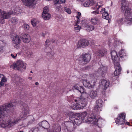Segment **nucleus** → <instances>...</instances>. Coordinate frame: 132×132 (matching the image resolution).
Returning a JSON list of instances; mask_svg holds the SVG:
<instances>
[{
    "mask_svg": "<svg viewBox=\"0 0 132 132\" xmlns=\"http://www.w3.org/2000/svg\"><path fill=\"white\" fill-rule=\"evenodd\" d=\"M7 80L6 78L3 75L0 74V87L4 85Z\"/></svg>",
    "mask_w": 132,
    "mask_h": 132,
    "instance_id": "nucleus-27",
    "label": "nucleus"
},
{
    "mask_svg": "<svg viewBox=\"0 0 132 132\" xmlns=\"http://www.w3.org/2000/svg\"><path fill=\"white\" fill-rule=\"evenodd\" d=\"M48 8L47 6L45 7L43 10V13H48Z\"/></svg>",
    "mask_w": 132,
    "mask_h": 132,
    "instance_id": "nucleus-45",
    "label": "nucleus"
},
{
    "mask_svg": "<svg viewBox=\"0 0 132 132\" xmlns=\"http://www.w3.org/2000/svg\"><path fill=\"white\" fill-rule=\"evenodd\" d=\"M81 24L82 26L84 27H85L88 24L87 23V20H82Z\"/></svg>",
    "mask_w": 132,
    "mask_h": 132,
    "instance_id": "nucleus-42",
    "label": "nucleus"
},
{
    "mask_svg": "<svg viewBox=\"0 0 132 132\" xmlns=\"http://www.w3.org/2000/svg\"><path fill=\"white\" fill-rule=\"evenodd\" d=\"M5 44L4 41H0V52L3 51V47L5 46Z\"/></svg>",
    "mask_w": 132,
    "mask_h": 132,
    "instance_id": "nucleus-37",
    "label": "nucleus"
},
{
    "mask_svg": "<svg viewBox=\"0 0 132 132\" xmlns=\"http://www.w3.org/2000/svg\"><path fill=\"white\" fill-rule=\"evenodd\" d=\"M12 37L13 39L12 40V42L13 43L16 45L20 44V39L18 36L14 34Z\"/></svg>",
    "mask_w": 132,
    "mask_h": 132,
    "instance_id": "nucleus-24",
    "label": "nucleus"
},
{
    "mask_svg": "<svg viewBox=\"0 0 132 132\" xmlns=\"http://www.w3.org/2000/svg\"><path fill=\"white\" fill-rule=\"evenodd\" d=\"M115 70L114 72L115 76H117L120 74L121 68L119 63H115L114 64Z\"/></svg>",
    "mask_w": 132,
    "mask_h": 132,
    "instance_id": "nucleus-21",
    "label": "nucleus"
},
{
    "mask_svg": "<svg viewBox=\"0 0 132 132\" xmlns=\"http://www.w3.org/2000/svg\"><path fill=\"white\" fill-rule=\"evenodd\" d=\"M120 21L121 23L123 24L124 23V22L123 21V18H121Z\"/></svg>",
    "mask_w": 132,
    "mask_h": 132,
    "instance_id": "nucleus-53",
    "label": "nucleus"
},
{
    "mask_svg": "<svg viewBox=\"0 0 132 132\" xmlns=\"http://www.w3.org/2000/svg\"><path fill=\"white\" fill-rule=\"evenodd\" d=\"M102 17L103 18L106 20L109 19V15L108 13L107 12H104L103 13Z\"/></svg>",
    "mask_w": 132,
    "mask_h": 132,
    "instance_id": "nucleus-36",
    "label": "nucleus"
},
{
    "mask_svg": "<svg viewBox=\"0 0 132 132\" xmlns=\"http://www.w3.org/2000/svg\"><path fill=\"white\" fill-rule=\"evenodd\" d=\"M27 50V48L26 47L24 46L23 47L22 49V52H26V50Z\"/></svg>",
    "mask_w": 132,
    "mask_h": 132,
    "instance_id": "nucleus-50",
    "label": "nucleus"
},
{
    "mask_svg": "<svg viewBox=\"0 0 132 132\" xmlns=\"http://www.w3.org/2000/svg\"><path fill=\"white\" fill-rule=\"evenodd\" d=\"M23 28L25 30H28L29 29V26L27 24H24L23 25Z\"/></svg>",
    "mask_w": 132,
    "mask_h": 132,
    "instance_id": "nucleus-44",
    "label": "nucleus"
},
{
    "mask_svg": "<svg viewBox=\"0 0 132 132\" xmlns=\"http://www.w3.org/2000/svg\"><path fill=\"white\" fill-rule=\"evenodd\" d=\"M107 67L103 65L101 66L100 68L96 71L98 73L103 76L107 72Z\"/></svg>",
    "mask_w": 132,
    "mask_h": 132,
    "instance_id": "nucleus-12",
    "label": "nucleus"
},
{
    "mask_svg": "<svg viewBox=\"0 0 132 132\" xmlns=\"http://www.w3.org/2000/svg\"><path fill=\"white\" fill-rule=\"evenodd\" d=\"M61 128L59 125H54L52 127L49 128V131L50 132H60Z\"/></svg>",
    "mask_w": 132,
    "mask_h": 132,
    "instance_id": "nucleus-17",
    "label": "nucleus"
},
{
    "mask_svg": "<svg viewBox=\"0 0 132 132\" xmlns=\"http://www.w3.org/2000/svg\"><path fill=\"white\" fill-rule=\"evenodd\" d=\"M69 100L70 101H74L76 102V104L71 106L72 109L75 110L83 109L87 103V99L82 96H76L74 97L72 95L69 97Z\"/></svg>",
    "mask_w": 132,
    "mask_h": 132,
    "instance_id": "nucleus-2",
    "label": "nucleus"
},
{
    "mask_svg": "<svg viewBox=\"0 0 132 132\" xmlns=\"http://www.w3.org/2000/svg\"><path fill=\"white\" fill-rule=\"evenodd\" d=\"M103 2L102 1H100L96 3L94 6L92 7V9L95 10L97 9L99 10V9L103 5Z\"/></svg>",
    "mask_w": 132,
    "mask_h": 132,
    "instance_id": "nucleus-29",
    "label": "nucleus"
},
{
    "mask_svg": "<svg viewBox=\"0 0 132 132\" xmlns=\"http://www.w3.org/2000/svg\"><path fill=\"white\" fill-rule=\"evenodd\" d=\"M89 122L91 123L96 125H99L100 126L103 124L104 121L103 120L101 119L98 120L93 114L89 115Z\"/></svg>",
    "mask_w": 132,
    "mask_h": 132,
    "instance_id": "nucleus-7",
    "label": "nucleus"
},
{
    "mask_svg": "<svg viewBox=\"0 0 132 132\" xmlns=\"http://www.w3.org/2000/svg\"><path fill=\"white\" fill-rule=\"evenodd\" d=\"M84 27L86 28L85 29L88 32L93 30L94 28V26L92 25H89L88 24L86 25L85 27Z\"/></svg>",
    "mask_w": 132,
    "mask_h": 132,
    "instance_id": "nucleus-33",
    "label": "nucleus"
},
{
    "mask_svg": "<svg viewBox=\"0 0 132 132\" xmlns=\"http://www.w3.org/2000/svg\"><path fill=\"white\" fill-rule=\"evenodd\" d=\"M100 83V85L104 87V89L105 90L109 86V81L104 79L101 80Z\"/></svg>",
    "mask_w": 132,
    "mask_h": 132,
    "instance_id": "nucleus-23",
    "label": "nucleus"
},
{
    "mask_svg": "<svg viewBox=\"0 0 132 132\" xmlns=\"http://www.w3.org/2000/svg\"><path fill=\"white\" fill-rule=\"evenodd\" d=\"M89 44L88 40L86 39H82L79 42L78 46V47H85L87 46Z\"/></svg>",
    "mask_w": 132,
    "mask_h": 132,
    "instance_id": "nucleus-15",
    "label": "nucleus"
},
{
    "mask_svg": "<svg viewBox=\"0 0 132 132\" xmlns=\"http://www.w3.org/2000/svg\"><path fill=\"white\" fill-rule=\"evenodd\" d=\"M22 41L24 43H28L31 40L29 35L28 34H23L21 37Z\"/></svg>",
    "mask_w": 132,
    "mask_h": 132,
    "instance_id": "nucleus-19",
    "label": "nucleus"
},
{
    "mask_svg": "<svg viewBox=\"0 0 132 132\" xmlns=\"http://www.w3.org/2000/svg\"><path fill=\"white\" fill-rule=\"evenodd\" d=\"M95 4L94 0H88L86 1L85 2L83 5L85 7H88L90 5H93Z\"/></svg>",
    "mask_w": 132,
    "mask_h": 132,
    "instance_id": "nucleus-28",
    "label": "nucleus"
},
{
    "mask_svg": "<svg viewBox=\"0 0 132 132\" xmlns=\"http://www.w3.org/2000/svg\"><path fill=\"white\" fill-rule=\"evenodd\" d=\"M20 132H23V131H20Z\"/></svg>",
    "mask_w": 132,
    "mask_h": 132,
    "instance_id": "nucleus-64",
    "label": "nucleus"
},
{
    "mask_svg": "<svg viewBox=\"0 0 132 132\" xmlns=\"http://www.w3.org/2000/svg\"><path fill=\"white\" fill-rule=\"evenodd\" d=\"M14 69L15 70L21 71L25 69L26 68V64L21 60L18 61L13 65Z\"/></svg>",
    "mask_w": 132,
    "mask_h": 132,
    "instance_id": "nucleus-8",
    "label": "nucleus"
},
{
    "mask_svg": "<svg viewBox=\"0 0 132 132\" xmlns=\"http://www.w3.org/2000/svg\"><path fill=\"white\" fill-rule=\"evenodd\" d=\"M126 114L125 113L119 114L115 119V122L118 125H124L125 122Z\"/></svg>",
    "mask_w": 132,
    "mask_h": 132,
    "instance_id": "nucleus-10",
    "label": "nucleus"
},
{
    "mask_svg": "<svg viewBox=\"0 0 132 132\" xmlns=\"http://www.w3.org/2000/svg\"><path fill=\"white\" fill-rule=\"evenodd\" d=\"M107 52L106 50L104 48L98 51L96 53V54L101 56H103L106 54Z\"/></svg>",
    "mask_w": 132,
    "mask_h": 132,
    "instance_id": "nucleus-30",
    "label": "nucleus"
},
{
    "mask_svg": "<svg viewBox=\"0 0 132 132\" xmlns=\"http://www.w3.org/2000/svg\"><path fill=\"white\" fill-rule=\"evenodd\" d=\"M60 1L62 3H64L65 2V0H60Z\"/></svg>",
    "mask_w": 132,
    "mask_h": 132,
    "instance_id": "nucleus-54",
    "label": "nucleus"
},
{
    "mask_svg": "<svg viewBox=\"0 0 132 132\" xmlns=\"http://www.w3.org/2000/svg\"><path fill=\"white\" fill-rule=\"evenodd\" d=\"M125 13L126 17L124 21L127 24L132 23V14L131 10L129 7L125 9L124 10H121Z\"/></svg>",
    "mask_w": 132,
    "mask_h": 132,
    "instance_id": "nucleus-6",
    "label": "nucleus"
},
{
    "mask_svg": "<svg viewBox=\"0 0 132 132\" xmlns=\"http://www.w3.org/2000/svg\"><path fill=\"white\" fill-rule=\"evenodd\" d=\"M119 54L120 57H123L126 55V53L123 50H122L119 52Z\"/></svg>",
    "mask_w": 132,
    "mask_h": 132,
    "instance_id": "nucleus-34",
    "label": "nucleus"
},
{
    "mask_svg": "<svg viewBox=\"0 0 132 132\" xmlns=\"http://www.w3.org/2000/svg\"><path fill=\"white\" fill-rule=\"evenodd\" d=\"M90 21L91 23L94 24H97L99 23L100 22L99 19L96 17L92 18Z\"/></svg>",
    "mask_w": 132,
    "mask_h": 132,
    "instance_id": "nucleus-32",
    "label": "nucleus"
},
{
    "mask_svg": "<svg viewBox=\"0 0 132 132\" xmlns=\"http://www.w3.org/2000/svg\"><path fill=\"white\" fill-rule=\"evenodd\" d=\"M35 84L36 85H39V83L37 82H35Z\"/></svg>",
    "mask_w": 132,
    "mask_h": 132,
    "instance_id": "nucleus-58",
    "label": "nucleus"
},
{
    "mask_svg": "<svg viewBox=\"0 0 132 132\" xmlns=\"http://www.w3.org/2000/svg\"><path fill=\"white\" fill-rule=\"evenodd\" d=\"M45 52H48V51H47V50H45Z\"/></svg>",
    "mask_w": 132,
    "mask_h": 132,
    "instance_id": "nucleus-61",
    "label": "nucleus"
},
{
    "mask_svg": "<svg viewBox=\"0 0 132 132\" xmlns=\"http://www.w3.org/2000/svg\"><path fill=\"white\" fill-rule=\"evenodd\" d=\"M11 22L13 24H16L18 22V20L15 18H12L11 20Z\"/></svg>",
    "mask_w": 132,
    "mask_h": 132,
    "instance_id": "nucleus-41",
    "label": "nucleus"
},
{
    "mask_svg": "<svg viewBox=\"0 0 132 132\" xmlns=\"http://www.w3.org/2000/svg\"><path fill=\"white\" fill-rule=\"evenodd\" d=\"M81 14L79 12H78L76 17L77 18H79L81 16Z\"/></svg>",
    "mask_w": 132,
    "mask_h": 132,
    "instance_id": "nucleus-48",
    "label": "nucleus"
},
{
    "mask_svg": "<svg viewBox=\"0 0 132 132\" xmlns=\"http://www.w3.org/2000/svg\"><path fill=\"white\" fill-rule=\"evenodd\" d=\"M105 9L104 8H103L101 10V11L100 12L101 13H103V12H105Z\"/></svg>",
    "mask_w": 132,
    "mask_h": 132,
    "instance_id": "nucleus-51",
    "label": "nucleus"
},
{
    "mask_svg": "<svg viewBox=\"0 0 132 132\" xmlns=\"http://www.w3.org/2000/svg\"><path fill=\"white\" fill-rule=\"evenodd\" d=\"M81 29L80 26L78 25L77 24H76L74 26V30L76 32H79Z\"/></svg>",
    "mask_w": 132,
    "mask_h": 132,
    "instance_id": "nucleus-35",
    "label": "nucleus"
},
{
    "mask_svg": "<svg viewBox=\"0 0 132 132\" xmlns=\"http://www.w3.org/2000/svg\"><path fill=\"white\" fill-rule=\"evenodd\" d=\"M28 78L30 80H31L32 78V77H28Z\"/></svg>",
    "mask_w": 132,
    "mask_h": 132,
    "instance_id": "nucleus-57",
    "label": "nucleus"
},
{
    "mask_svg": "<svg viewBox=\"0 0 132 132\" xmlns=\"http://www.w3.org/2000/svg\"><path fill=\"white\" fill-rule=\"evenodd\" d=\"M121 10H124L125 9L128 7L129 3L126 0H122L121 1Z\"/></svg>",
    "mask_w": 132,
    "mask_h": 132,
    "instance_id": "nucleus-25",
    "label": "nucleus"
},
{
    "mask_svg": "<svg viewBox=\"0 0 132 132\" xmlns=\"http://www.w3.org/2000/svg\"><path fill=\"white\" fill-rule=\"evenodd\" d=\"M81 58L85 63H87L91 59V56L89 54L86 53L83 54L81 56Z\"/></svg>",
    "mask_w": 132,
    "mask_h": 132,
    "instance_id": "nucleus-16",
    "label": "nucleus"
},
{
    "mask_svg": "<svg viewBox=\"0 0 132 132\" xmlns=\"http://www.w3.org/2000/svg\"><path fill=\"white\" fill-rule=\"evenodd\" d=\"M89 115H88L87 112H84L78 113L75 118L73 120H71V121L74 124L79 125L82 121L84 122H89Z\"/></svg>",
    "mask_w": 132,
    "mask_h": 132,
    "instance_id": "nucleus-4",
    "label": "nucleus"
},
{
    "mask_svg": "<svg viewBox=\"0 0 132 132\" xmlns=\"http://www.w3.org/2000/svg\"><path fill=\"white\" fill-rule=\"evenodd\" d=\"M31 23L33 27H35L36 25L37 21L35 19H32L31 21Z\"/></svg>",
    "mask_w": 132,
    "mask_h": 132,
    "instance_id": "nucleus-40",
    "label": "nucleus"
},
{
    "mask_svg": "<svg viewBox=\"0 0 132 132\" xmlns=\"http://www.w3.org/2000/svg\"><path fill=\"white\" fill-rule=\"evenodd\" d=\"M131 88H132V82H131Z\"/></svg>",
    "mask_w": 132,
    "mask_h": 132,
    "instance_id": "nucleus-59",
    "label": "nucleus"
},
{
    "mask_svg": "<svg viewBox=\"0 0 132 132\" xmlns=\"http://www.w3.org/2000/svg\"><path fill=\"white\" fill-rule=\"evenodd\" d=\"M45 33H42V36H43V37L44 38L45 37Z\"/></svg>",
    "mask_w": 132,
    "mask_h": 132,
    "instance_id": "nucleus-55",
    "label": "nucleus"
},
{
    "mask_svg": "<svg viewBox=\"0 0 132 132\" xmlns=\"http://www.w3.org/2000/svg\"><path fill=\"white\" fill-rule=\"evenodd\" d=\"M11 55L12 57L14 59H15L16 58V57L17 56V54L14 53L13 54H11Z\"/></svg>",
    "mask_w": 132,
    "mask_h": 132,
    "instance_id": "nucleus-47",
    "label": "nucleus"
},
{
    "mask_svg": "<svg viewBox=\"0 0 132 132\" xmlns=\"http://www.w3.org/2000/svg\"><path fill=\"white\" fill-rule=\"evenodd\" d=\"M79 18H77V21L76 24H78L80 22V20L79 19Z\"/></svg>",
    "mask_w": 132,
    "mask_h": 132,
    "instance_id": "nucleus-52",
    "label": "nucleus"
},
{
    "mask_svg": "<svg viewBox=\"0 0 132 132\" xmlns=\"http://www.w3.org/2000/svg\"><path fill=\"white\" fill-rule=\"evenodd\" d=\"M91 13L94 15H96L97 14H98L99 13V10L97 9V10L96 11H93L91 12Z\"/></svg>",
    "mask_w": 132,
    "mask_h": 132,
    "instance_id": "nucleus-43",
    "label": "nucleus"
},
{
    "mask_svg": "<svg viewBox=\"0 0 132 132\" xmlns=\"http://www.w3.org/2000/svg\"><path fill=\"white\" fill-rule=\"evenodd\" d=\"M47 49H48V50H50V48L49 47H48L47 48Z\"/></svg>",
    "mask_w": 132,
    "mask_h": 132,
    "instance_id": "nucleus-62",
    "label": "nucleus"
},
{
    "mask_svg": "<svg viewBox=\"0 0 132 132\" xmlns=\"http://www.w3.org/2000/svg\"><path fill=\"white\" fill-rule=\"evenodd\" d=\"M98 91L97 90H92L89 93L90 97L92 99H94L97 97Z\"/></svg>",
    "mask_w": 132,
    "mask_h": 132,
    "instance_id": "nucleus-22",
    "label": "nucleus"
},
{
    "mask_svg": "<svg viewBox=\"0 0 132 132\" xmlns=\"http://www.w3.org/2000/svg\"><path fill=\"white\" fill-rule=\"evenodd\" d=\"M64 10L69 14H70L71 13V10L69 8L67 7H64Z\"/></svg>",
    "mask_w": 132,
    "mask_h": 132,
    "instance_id": "nucleus-38",
    "label": "nucleus"
},
{
    "mask_svg": "<svg viewBox=\"0 0 132 132\" xmlns=\"http://www.w3.org/2000/svg\"><path fill=\"white\" fill-rule=\"evenodd\" d=\"M30 72L31 73H32V71H30Z\"/></svg>",
    "mask_w": 132,
    "mask_h": 132,
    "instance_id": "nucleus-63",
    "label": "nucleus"
},
{
    "mask_svg": "<svg viewBox=\"0 0 132 132\" xmlns=\"http://www.w3.org/2000/svg\"><path fill=\"white\" fill-rule=\"evenodd\" d=\"M22 112L20 114V120H24L26 119L27 115L29 114V108L27 105L24 104L23 105Z\"/></svg>",
    "mask_w": 132,
    "mask_h": 132,
    "instance_id": "nucleus-9",
    "label": "nucleus"
},
{
    "mask_svg": "<svg viewBox=\"0 0 132 132\" xmlns=\"http://www.w3.org/2000/svg\"><path fill=\"white\" fill-rule=\"evenodd\" d=\"M111 54L114 64L119 63L118 62L119 59L118 57L117 54V52L114 51H112L111 52Z\"/></svg>",
    "mask_w": 132,
    "mask_h": 132,
    "instance_id": "nucleus-13",
    "label": "nucleus"
},
{
    "mask_svg": "<svg viewBox=\"0 0 132 132\" xmlns=\"http://www.w3.org/2000/svg\"><path fill=\"white\" fill-rule=\"evenodd\" d=\"M73 89H75L80 92L81 93H86L85 90L84 88L81 86H79L78 84L75 85L73 87Z\"/></svg>",
    "mask_w": 132,
    "mask_h": 132,
    "instance_id": "nucleus-20",
    "label": "nucleus"
},
{
    "mask_svg": "<svg viewBox=\"0 0 132 132\" xmlns=\"http://www.w3.org/2000/svg\"><path fill=\"white\" fill-rule=\"evenodd\" d=\"M18 102V101H15L0 106V127L4 128H9L16 124L20 121V119L17 118H15L12 121H5L2 119L10 108L17 105Z\"/></svg>",
    "mask_w": 132,
    "mask_h": 132,
    "instance_id": "nucleus-1",
    "label": "nucleus"
},
{
    "mask_svg": "<svg viewBox=\"0 0 132 132\" xmlns=\"http://www.w3.org/2000/svg\"><path fill=\"white\" fill-rule=\"evenodd\" d=\"M73 122H71L69 121H66L63 124V126H64L66 127L65 129V131L66 132H67L68 131V128H69L71 127L73 125Z\"/></svg>",
    "mask_w": 132,
    "mask_h": 132,
    "instance_id": "nucleus-26",
    "label": "nucleus"
},
{
    "mask_svg": "<svg viewBox=\"0 0 132 132\" xmlns=\"http://www.w3.org/2000/svg\"><path fill=\"white\" fill-rule=\"evenodd\" d=\"M86 79H82V81L84 85L89 88H92L96 82L97 76L95 74H89L84 76Z\"/></svg>",
    "mask_w": 132,
    "mask_h": 132,
    "instance_id": "nucleus-3",
    "label": "nucleus"
},
{
    "mask_svg": "<svg viewBox=\"0 0 132 132\" xmlns=\"http://www.w3.org/2000/svg\"><path fill=\"white\" fill-rule=\"evenodd\" d=\"M129 71H127V73H129Z\"/></svg>",
    "mask_w": 132,
    "mask_h": 132,
    "instance_id": "nucleus-60",
    "label": "nucleus"
},
{
    "mask_svg": "<svg viewBox=\"0 0 132 132\" xmlns=\"http://www.w3.org/2000/svg\"><path fill=\"white\" fill-rule=\"evenodd\" d=\"M59 0H54V5H57L58 4H60Z\"/></svg>",
    "mask_w": 132,
    "mask_h": 132,
    "instance_id": "nucleus-46",
    "label": "nucleus"
},
{
    "mask_svg": "<svg viewBox=\"0 0 132 132\" xmlns=\"http://www.w3.org/2000/svg\"><path fill=\"white\" fill-rule=\"evenodd\" d=\"M42 17L44 20H48L51 17V15L48 13H43Z\"/></svg>",
    "mask_w": 132,
    "mask_h": 132,
    "instance_id": "nucleus-31",
    "label": "nucleus"
},
{
    "mask_svg": "<svg viewBox=\"0 0 132 132\" xmlns=\"http://www.w3.org/2000/svg\"><path fill=\"white\" fill-rule=\"evenodd\" d=\"M23 4L30 7H33L36 4L35 0H21Z\"/></svg>",
    "mask_w": 132,
    "mask_h": 132,
    "instance_id": "nucleus-11",
    "label": "nucleus"
},
{
    "mask_svg": "<svg viewBox=\"0 0 132 132\" xmlns=\"http://www.w3.org/2000/svg\"><path fill=\"white\" fill-rule=\"evenodd\" d=\"M38 125L40 127H41L45 129H46L47 131H49V129L50 125L47 121H42L41 122L39 123Z\"/></svg>",
    "mask_w": 132,
    "mask_h": 132,
    "instance_id": "nucleus-18",
    "label": "nucleus"
},
{
    "mask_svg": "<svg viewBox=\"0 0 132 132\" xmlns=\"http://www.w3.org/2000/svg\"><path fill=\"white\" fill-rule=\"evenodd\" d=\"M20 10L19 9H16L14 11L6 12L5 11H2L0 9V23L3 24L4 22V19H7L9 18L11 15L12 14H19Z\"/></svg>",
    "mask_w": 132,
    "mask_h": 132,
    "instance_id": "nucleus-5",
    "label": "nucleus"
},
{
    "mask_svg": "<svg viewBox=\"0 0 132 132\" xmlns=\"http://www.w3.org/2000/svg\"><path fill=\"white\" fill-rule=\"evenodd\" d=\"M102 101L101 99H99L96 101V104L95 107V110L98 112L101 111V108L102 106Z\"/></svg>",
    "mask_w": 132,
    "mask_h": 132,
    "instance_id": "nucleus-14",
    "label": "nucleus"
},
{
    "mask_svg": "<svg viewBox=\"0 0 132 132\" xmlns=\"http://www.w3.org/2000/svg\"><path fill=\"white\" fill-rule=\"evenodd\" d=\"M126 124L127 125H129V122H126V123H125V125H126Z\"/></svg>",
    "mask_w": 132,
    "mask_h": 132,
    "instance_id": "nucleus-56",
    "label": "nucleus"
},
{
    "mask_svg": "<svg viewBox=\"0 0 132 132\" xmlns=\"http://www.w3.org/2000/svg\"><path fill=\"white\" fill-rule=\"evenodd\" d=\"M55 8L56 10L58 11L61 9V6L60 4H58L57 5H54Z\"/></svg>",
    "mask_w": 132,
    "mask_h": 132,
    "instance_id": "nucleus-39",
    "label": "nucleus"
},
{
    "mask_svg": "<svg viewBox=\"0 0 132 132\" xmlns=\"http://www.w3.org/2000/svg\"><path fill=\"white\" fill-rule=\"evenodd\" d=\"M50 41L49 39H47L45 43V45L46 46V45H48L49 44V43H50Z\"/></svg>",
    "mask_w": 132,
    "mask_h": 132,
    "instance_id": "nucleus-49",
    "label": "nucleus"
}]
</instances>
